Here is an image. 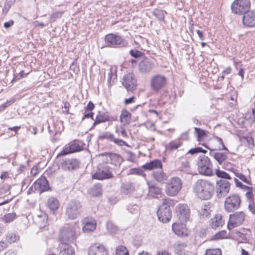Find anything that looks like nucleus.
<instances>
[{
    "label": "nucleus",
    "instance_id": "40",
    "mask_svg": "<svg viewBox=\"0 0 255 255\" xmlns=\"http://www.w3.org/2000/svg\"><path fill=\"white\" fill-rule=\"evenodd\" d=\"M194 130L197 140L199 141H200L202 139L207 135V131L200 128L195 127Z\"/></svg>",
    "mask_w": 255,
    "mask_h": 255
},
{
    "label": "nucleus",
    "instance_id": "52",
    "mask_svg": "<svg viewBox=\"0 0 255 255\" xmlns=\"http://www.w3.org/2000/svg\"><path fill=\"white\" fill-rule=\"evenodd\" d=\"M179 169L181 171L189 173L190 172V169L189 162L188 161L182 162Z\"/></svg>",
    "mask_w": 255,
    "mask_h": 255
},
{
    "label": "nucleus",
    "instance_id": "11",
    "mask_svg": "<svg viewBox=\"0 0 255 255\" xmlns=\"http://www.w3.org/2000/svg\"><path fill=\"white\" fill-rule=\"evenodd\" d=\"M245 214L243 212H237L231 214L228 224V229L229 230L240 226L244 221Z\"/></svg>",
    "mask_w": 255,
    "mask_h": 255
},
{
    "label": "nucleus",
    "instance_id": "62",
    "mask_svg": "<svg viewBox=\"0 0 255 255\" xmlns=\"http://www.w3.org/2000/svg\"><path fill=\"white\" fill-rule=\"evenodd\" d=\"M202 147H197L194 148H191L187 152V154H195L198 153H200V151H201Z\"/></svg>",
    "mask_w": 255,
    "mask_h": 255
},
{
    "label": "nucleus",
    "instance_id": "57",
    "mask_svg": "<svg viewBox=\"0 0 255 255\" xmlns=\"http://www.w3.org/2000/svg\"><path fill=\"white\" fill-rule=\"evenodd\" d=\"M226 233H227L225 231H222L219 232L213 237V238L214 240H219L223 239L225 238V236H226Z\"/></svg>",
    "mask_w": 255,
    "mask_h": 255
},
{
    "label": "nucleus",
    "instance_id": "47",
    "mask_svg": "<svg viewBox=\"0 0 255 255\" xmlns=\"http://www.w3.org/2000/svg\"><path fill=\"white\" fill-rule=\"evenodd\" d=\"M245 118L249 121L251 123L255 122V109L252 108V112H248L245 114Z\"/></svg>",
    "mask_w": 255,
    "mask_h": 255
},
{
    "label": "nucleus",
    "instance_id": "54",
    "mask_svg": "<svg viewBox=\"0 0 255 255\" xmlns=\"http://www.w3.org/2000/svg\"><path fill=\"white\" fill-rule=\"evenodd\" d=\"M27 74L28 73H25L23 71H21L18 74L14 76L11 80V82H16L21 78H24L27 76Z\"/></svg>",
    "mask_w": 255,
    "mask_h": 255
},
{
    "label": "nucleus",
    "instance_id": "48",
    "mask_svg": "<svg viewBox=\"0 0 255 255\" xmlns=\"http://www.w3.org/2000/svg\"><path fill=\"white\" fill-rule=\"evenodd\" d=\"M205 255H222V251L219 248L208 249L206 250Z\"/></svg>",
    "mask_w": 255,
    "mask_h": 255
},
{
    "label": "nucleus",
    "instance_id": "55",
    "mask_svg": "<svg viewBox=\"0 0 255 255\" xmlns=\"http://www.w3.org/2000/svg\"><path fill=\"white\" fill-rule=\"evenodd\" d=\"M186 246L184 244H179L175 247V252L178 255L183 254V250Z\"/></svg>",
    "mask_w": 255,
    "mask_h": 255
},
{
    "label": "nucleus",
    "instance_id": "17",
    "mask_svg": "<svg viewBox=\"0 0 255 255\" xmlns=\"http://www.w3.org/2000/svg\"><path fill=\"white\" fill-rule=\"evenodd\" d=\"M101 155L105 157L104 160L106 163H111L115 166H120L124 160L120 155L115 153L106 152Z\"/></svg>",
    "mask_w": 255,
    "mask_h": 255
},
{
    "label": "nucleus",
    "instance_id": "63",
    "mask_svg": "<svg viewBox=\"0 0 255 255\" xmlns=\"http://www.w3.org/2000/svg\"><path fill=\"white\" fill-rule=\"evenodd\" d=\"M249 209L253 214H255V206L254 200L249 201Z\"/></svg>",
    "mask_w": 255,
    "mask_h": 255
},
{
    "label": "nucleus",
    "instance_id": "43",
    "mask_svg": "<svg viewBox=\"0 0 255 255\" xmlns=\"http://www.w3.org/2000/svg\"><path fill=\"white\" fill-rule=\"evenodd\" d=\"M15 0H6L4 6L2 8V13L6 15L11 6L14 4Z\"/></svg>",
    "mask_w": 255,
    "mask_h": 255
},
{
    "label": "nucleus",
    "instance_id": "7",
    "mask_svg": "<svg viewBox=\"0 0 255 255\" xmlns=\"http://www.w3.org/2000/svg\"><path fill=\"white\" fill-rule=\"evenodd\" d=\"M232 12L236 14L244 15L251 8L250 0H235L231 6Z\"/></svg>",
    "mask_w": 255,
    "mask_h": 255
},
{
    "label": "nucleus",
    "instance_id": "32",
    "mask_svg": "<svg viewBox=\"0 0 255 255\" xmlns=\"http://www.w3.org/2000/svg\"><path fill=\"white\" fill-rule=\"evenodd\" d=\"M154 179L157 182L163 183L167 179L166 176L164 173L162 168H159L158 170L154 171L152 173Z\"/></svg>",
    "mask_w": 255,
    "mask_h": 255
},
{
    "label": "nucleus",
    "instance_id": "22",
    "mask_svg": "<svg viewBox=\"0 0 255 255\" xmlns=\"http://www.w3.org/2000/svg\"><path fill=\"white\" fill-rule=\"evenodd\" d=\"M108 250L101 244H94L91 246L88 250V255H108Z\"/></svg>",
    "mask_w": 255,
    "mask_h": 255
},
{
    "label": "nucleus",
    "instance_id": "12",
    "mask_svg": "<svg viewBox=\"0 0 255 255\" xmlns=\"http://www.w3.org/2000/svg\"><path fill=\"white\" fill-rule=\"evenodd\" d=\"M167 79L166 77L161 75H156L150 80V86L151 89L155 92H159L166 85Z\"/></svg>",
    "mask_w": 255,
    "mask_h": 255
},
{
    "label": "nucleus",
    "instance_id": "38",
    "mask_svg": "<svg viewBox=\"0 0 255 255\" xmlns=\"http://www.w3.org/2000/svg\"><path fill=\"white\" fill-rule=\"evenodd\" d=\"M148 188L149 193L154 197L158 198L161 195V189L155 185H149Z\"/></svg>",
    "mask_w": 255,
    "mask_h": 255
},
{
    "label": "nucleus",
    "instance_id": "2",
    "mask_svg": "<svg viewBox=\"0 0 255 255\" xmlns=\"http://www.w3.org/2000/svg\"><path fill=\"white\" fill-rule=\"evenodd\" d=\"M79 229L76 223L65 225L60 230L59 240L61 243H72L77 238V230Z\"/></svg>",
    "mask_w": 255,
    "mask_h": 255
},
{
    "label": "nucleus",
    "instance_id": "6",
    "mask_svg": "<svg viewBox=\"0 0 255 255\" xmlns=\"http://www.w3.org/2000/svg\"><path fill=\"white\" fill-rule=\"evenodd\" d=\"M198 170L200 174L206 176L213 175V165L210 159L204 155H200L197 161Z\"/></svg>",
    "mask_w": 255,
    "mask_h": 255
},
{
    "label": "nucleus",
    "instance_id": "51",
    "mask_svg": "<svg viewBox=\"0 0 255 255\" xmlns=\"http://www.w3.org/2000/svg\"><path fill=\"white\" fill-rule=\"evenodd\" d=\"M128 210L131 214H137L138 213V211L139 210V207L136 204H134L133 205H129L128 207Z\"/></svg>",
    "mask_w": 255,
    "mask_h": 255
},
{
    "label": "nucleus",
    "instance_id": "3",
    "mask_svg": "<svg viewBox=\"0 0 255 255\" xmlns=\"http://www.w3.org/2000/svg\"><path fill=\"white\" fill-rule=\"evenodd\" d=\"M173 206V201L169 198L162 199V204L157 211L158 220L162 223L168 222L172 217L171 206Z\"/></svg>",
    "mask_w": 255,
    "mask_h": 255
},
{
    "label": "nucleus",
    "instance_id": "53",
    "mask_svg": "<svg viewBox=\"0 0 255 255\" xmlns=\"http://www.w3.org/2000/svg\"><path fill=\"white\" fill-rule=\"evenodd\" d=\"M107 228L108 230L112 233H115L118 230L117 227L115 225H114L111 221L107 222Z\"/></svg>",
    "mask_w": 255,
    "mask_h": 255
},
{
    "label": "nucleus",
    "instance_id": "25",
    "mask_svg": "<svg viewBox=\"0 0 255 255\" xmlns=\"http://www.w3.org/2000/svg\"><path fill=\"white\" fill-rule=\"evenodd\" d=\"M153 67V64L148 58H145L138 64V69L142 73L150 72Z\"/></svg>",
    "mask_w": 255,
    "mask_h": 255
},
{
    "label": "nucleus",
    "instance_id": "42",
    "mask_svg": "<svg viewBox=\"0 0 255 255\" xmlns=\"http://www.w3.org/2000/svg\"><path fill=\"white\" fill-rule=\"evenodd\" d=\"M64 11H57L52 13L49 17V22L53 23L55 22L57 19L60 18L63 14Z\"/></svg>",
    "mask_w": 255,
    "mask_h": 255
},
{
    "label": "nucleus",
    "instance_id": "15",
    "mask_svg": "<svg viewBox=\"0 0 255 255\" xmlns=\"http://www.w3.org/2000/svg\"><path fill=\"white\" fill-rule=\"evenodd\" d=\"M230 183L224 179H220L216 183L217 196L221 198L226 196L230 191Z\"/></svg>",
    "mask_w": 255,
    "mask_h": 255
},
{
    "label": "nucleus",
    "instance_id": "10",
    "mask_svg": "<svg viewBox=\"0 0 255 255\" xmlns=\"http://www.w3.org/2000/svg\"><path fill=\"white\" fill-rule=\"evenodd\" d=\"M122 85L128 92H133L137 87V80L134 74L128 73L126 74L122 79Z\"/></svg>",
    "mask_w": 255,
    "mask_h": 255
},
{
    "label": "nucleus",
    "instance_id": "39",
    "mask_svg": "<svg viewBox=\"0 0 255 255\" xmlns=\"http://www.w3.org/2000/svg\"><path fill=\"white\" fill-rule=\"evenodd\" d=\"M167 13L166 11L158 8H155L152 11L153 15L160 21H164L165 14Z\"/></svg>",
    "mask_w": 255,
    "mask_h": 255
},
{
    "label": "nucleus",
    "instance_id": "46",
    "mask_svg": "<svg viewBox=\"0 0 255 255\" xmlns=\"http://www.w3.org/2000/svg\"><path fill=\"white\" fill-rule=\"evenodd\" d=\"M215 174L217 177H218L219 178H221L222 179H231V176H230V175L228 173H227L226 172H225L224 171H222V170H221L218 169H216Z\"/></svg>",
    "mask_w": 255,
    "mask_h": 255
},
{
    "label": "nucleus",
    "instance_id": "61",
    "mask_svg": "<svg viewBox=\"0 0 255 255\" xmlns=\"http://www.w3.org/2000/svg\"><path fill=\"white\" fill-rule=\"evenodd\" d=\"M142 170L139 168H134L130 169V174H131L142 175Z\"/></svg>",
    "mask_w": 255,
    "mask_h": 255
},
{
    "label": "nucleus",
    "instance_id": "33",
    "mask_svg": "<svg viewBox=\"0 0 255 255\" xmlns=\"http://www.w3.org/2000/svg\"><path fill=\"white\" fill-rule=\"evenodd\" d=\"M131 121V114L126 109H123L120 115V121L125 125H128Z\"/></svg>",
    "mask_w": 255,
    "mask_h": 255
},
{
    "label": "nucleus",
    "instance_id": "14",
    "mask_svg": "<svg viewBox=\"0 0 255 255\" xmlns=\"http://www.w3.org/2000/svg\"><path fill=\"white\" fill-rule=\"evenodd\" d=\"M177 216L181 223L186 222L190 216V209L186 204H180L176 207Z\"/></svg>",
    "mask_w": 255,
    "mask_h": 255
},
{
    "label": "nucleus",
    "instance_id": "5",
    "mask_svg": "<svg viewBox=\"0 0 255 255\" xmlns=\"http://www.w3.org/2000/svg\"><path fill=\"white\" fill-rule=\"evenodd\" d=\"M105 43L106 46L111 48H123L128 45V42L125 38L114 33L107 34L105 37Z\"/></svg>",
    "mask_w": 255,
    "mask_h": 255
},
{
    "label": "nucleus",
    "instance_id": "13",
    "mask_svg": "<svg viewBox=\"0 0 255 255\" xmlns=\"http://www.w3.org/2000/svg\"><path fill=\"white\" fill-rule=\"evenodd\" d=\"M111 168L107 165H103L99 168L98 171L92 175L93 179L104 180L113 177Z\"/></svg>",
    "mask_w": 255,
    "mask_h": 255
},
{
    "label": "nucleus",
    "instance_id": "35",
    "mask_svg": "<svg viewBox=\"0 0 255 255\" xmlns=\"http://www.w3.org/2000/svg\"><path fill=\"white\" fill-rule=\"evenodd\" d=\"M211 206L209 204H205L201 207V208L198 210V212L203 218L208 217L210 214Z\"/></svg>",
    "mask_w": 255,
    "mask_h": 255
},
{
    "label": "nucleus",
    "instance_id": "64",
    "mask_svg": "<svg viewBox=\"0 0 255 255\" xmlns=\"http://www.w3.org/2000/svg\"><path fill=\"white\" fill-rule=\"evenodd\" d=\"M172 230L173 232L177 235H180V231L179 229V225L177 224H173L172 225Z\"/></svg>",
    "mask_w": 255,
    "mask_h": 255
},
{
    "label": "nucleus",
    "instance_id": "34",
    "mask_svg": "<svg viewBox=\"0 0 255 255\" xmlns=\"http://www.w3.org/2000/svg\"><path fill=\"white\" fill-rule=\"evenodd\" d=\"M89 194L92 197H99L102 194V188L101 184L94 185L89 190Z\"/></svg>",
    "mask_w": 255,
    "mask_h": 255
},
{
    "label": "nucleus",
    "instance_id": "26",
    "mask_svg": "<svg viewBox=\"0 0 255 255\" xmlns=\"http://www.w3.org/2000/svg\"><path fill=\"white\" fill-rule=\"evenodd\" d=\"M116 119L114 117L110 116L109 114L107 113H99L97 116L96 118L94 121V122L93 124V126L95 127L96 125L100 124L102 123H105L106 122H112L116 121Z\"/></svg>",
    "mask_w": 255,
    "mask_h": 255
},
{
    "label": "nucleus",
    "instance_id": "21",
    "mask_svg": "<svg viewBox=\"0 0 255 255\" xmlns=\"http://www.w3.org/2000/svg\"><path fill=\"white\" fill-rule=\"evenodd\" d=\"M98 138L100 140L106 139L109 141L114 142L115 144L119 146H128V143L126 141L123 139L116 138L114 135L109 131L104 132L99 136Z\"/></svg>",
    "mask_w": 255,
    "mask_h": 255
},
{
    "label": "nucleus",
    "instance_id": "45",
    "mask_svg": "<svg viewBox=\"0 0 255 255\" xmlns=\"http://www.w3.org/2000/svg\"><path fill=\"white\" fill-rule=\"evenodd\" d=\"M182 143L179 141L173 140L170 141L168 145L167 148L171 151L176 150L180 147Z\"/></svg>",
    "mask_w": 255,
    "mask_h": 255
},
{
    "label": "nucleus",
    "instance_id": "36",
    "mask_svg": "<svg viewBox=\"0 0 255 255\" xmlns=\"http://www.w3.org/2000/svg\"><path fill=\"white\" fill-rule=\"evenodd\" d=\"M59 202L54 197L50 198L47 201V206L52 211H55L59 208Z\"/></svg>",
    "mask_w": 255,
    "mask_h": 255
},
{
    "label": "nucleus",
    "instance_id": "9",
    "mask_svg": "<svg viewBox=\"0 0 255 255\" xmlns=\"http://www.w3.org/2000/svg\"><path fill=\"white\" fill-rule=\"evenodd\" d=\"M182 187L181 180L178 177L171 178L166 183L165 192L170 196L176 195Z\"/></svg>",
    "mask_w": 255,
    "mask_h": 255
},
{
    "label": "nucleus",
    "instance_id": "18",
    "mask_svg": "<svg viewBox=\"0 0 255 255\" xmlns=\"http://www.w3.org/2000/svg\"><path fill=\"white\" fill-rule=\"evenodd\" d=\"M211 144L212 146L211 147H209L205 143L202 144V145L206 148L211 151L221 150H228V148L225 146L222 138L217 136H215L213 137L211 140Z\"/></svg>",
    "mask_w": 255,
    "mask_h": 255
},
{
    "label": "nucleus",
    "instance_id": "49",
    "mask_svg": "<svg viewBox=\"0 0 255 255\" xmlns=\"http://www.w3.org/2000/svg\"><path fill=\"white\" fill-rule=\"evenodd\" d=\"M18 239L19 236L12 233L7 234L6 237V242L9 244L14 243Z\"/></svg>",
    "mask_w": 255,
    "mask_h": 255
},
{
    "label": "nucleus",
    "instance_id": "30",
    "mask_svg": "<svg viewBox=\"0 0 255 255\" xmlns=\"http://www.w3.org/2000/svg\"><path fill=\"white\" fill-rule=\"evenodd\" d=\"M135 188L130 182H127L123 183L121 187V191L123 194L128 195L131 194L134 191Z\"/></svg>",
    "mask_w": 255,
    "mask_h": 255
},
{
    "label": "nucleus",
    "instance_id": "24",
    "mask_svg": "<svg viewBox=\"0 0 255 255\" xmlns=\"http://www.w3.org/2000/svg\"><path fill=\"white\" fill-rule=\"evenodd\" d=\"M48 216L43 212L33 217L34 223L40 229L44 228L47 224Z\"/></svg>",
    "mask_w": 255,
    "mask_h": 255
},
{
    "label": "nucleus",
    "instance_id": "41",
    "mask_svg": "<svg viewBox=\"0 0 255 255\" xmlns=\"http://www.w3.org/2000/svg\"><path fill=\"white\" fill-rule=\"evenodd\" d=\"M117 80V70L111 68L108 75V81L110 84L114 83Z\"/></svg>",
    "mask_w": 255,
    "mask_h": 255
},
{
    "label": "nucleus",
    "instance_id": "4",
    "mask_svg": "<svg viewBox=\"0 0 255 255\" xmlns=\"http://www.w3.org/2000/svg\"><path fill=\"white\" fill-rule=\"evenodd\" d=\"M83 212V206L78 200H72L69 201L66 207L65 214L67 218L75 220L78 218Z\"/></svg>",
    "mask_w": 255,
    "mask_h": 255
},
{
    "label": "nucleus",
    "instance_id": "58",
    "mask_svg": "<svg viewBox=\"0 0 255 255\" xmlns=\"http://www.w3.org/2000/svg\"><path fill=\"white\" fill-rule=\"evenodd\" d=\"M236 176L238 177L240 180H241L244 182L246 183L248 185H251V181L248 180L247 177L242 173H237L236 174Z\"/></svg>",
    "mask_w": 255,
    "mask_h": 255
},
{
    "label": "nucleus",
    "instance_id": "50",
    "mask_svg": "<svg viewBox=\"0 0 255 255\" xmlns=\"http://www.w3.org/2000/svg\"><path fill=\"white\" fill-rule=\"evenodd\" d=\"M16 217V215L15 213H8L5 215L2 220L5 223H10L14 220Z\"/></svg>",
    "mask_w": 255,
    "mask_h": 255
},
{
    "label": "nucleus",
    "instance_id": "23",
    "mask_svg": "<svg viewBox=\"0 0 255 255\" xmlns=\"http://www.w3.org/2000/svg\"><path fill=\"white\" fill-rule=\"evenodd\" d=\"M243 24L246 27H252L255 26V11L249 10L242 17Z\"/></svg>",
    "mask_w": 255,
    "mask_h": 255
},
{
    "label": "nucleus",
    "instance_id": "31",
    "mask_svg": "<svg viewBox=\"0 0 255 255\" xmlns=\"http://www.w3.org/2000/svg\"><path fill=\"white\" fill-rule=\"evenodd\" d=\"M224 224V221L220 215H217L211 220V226L213 229H216L220 227H222Z\"/></svg>",
    "mask_w": 255,
    "mask_h": 255
},
{
    "label": "nucleus",
    "instance_id": "19",
    "mask_svg": "<svg viewBox=\"0 0 255 255\" xmlns=\"http://www.w3.org/2000/svg\"><path fill=\"white\" fill-rule=\"evenodd\" d=\"M83 147L75 142H71L66 144L57 155V157L64 156L72 153L79 152L83 150Z\"/></svg>",
    "mask_w": 255,
    "mask_h": 255
},
{
    "label": "nucleus",
    "instance_id": "8",
    "mask_svg": "<svg viewBox=\"0 0 255 255\" xmlns=\"http://www.w3.org/2000/svg\"><path fill=\"white\" fill-rule=\"evenodd\" d=\"M241 199L237 194H233L227 197L224 201V208L228 212H233L241 206Z\"/></svg>",
    "mask_w": 255,
    "mask_h": 255
},
{
    "label": "nucleus",
    "instance_id": "37",
    "mask_svg": "<svg viewBox=\"0 0 255 255\" xmlns=\"http://www.w3.org/2000/svg\"><path fill=\"white\" fill-rule=\"evenodd\" d=\"M213 156L215 159L216 160L219 164L221 165L226 160L228 157L226 153L221 152H217L214 153Z\"/></svg>",
    "mask_w": 255,
    "mask_h": 255
},
{
    "label": "nucleus",
    "instance_id": "56",
    "mask_svg": "<svg viewBox=\"0 0 255 255\" xmlns=\"http://www.w3.org/2000/svg\"><path fill=\"white\" fill-rule=\"evenodd\" d=\"M129 53L132 57L135 58L140 57L143 55V53L141 51L133 49L130 50Z\"/></svg>",
    "mask_w": 255,
    "mask_h": 255
},
{
    "label": "nucleus",
    "instance_id": "60",
    "mask_svg": "<svg viewBox=\"0 0 255 255\" xmlns=\"http://www.w3.org/2000/svg\"><path fill=\"white\" fill-rule=\"evenodd\" d=\"M77 62V59H75L71 63L70 67V70L73 71L74 73H77L79 70Z\"/></svg>",
    "mask_w": 255,
    "mask_h": 255
},
{
    "label": "nucleus",
    "instance_id": "1",
    "mask_svg": "<svg viewBox=\"0 0 255 255\" xmlns=\"http://www.w3.org/2000/svg\"><path fill=\"white\" fill-rule=\"evenodd\" d=\"M194 189L198 197L203 200L210 199L215 190L213 184L204 180H198L195 184Z\"/></svg>",
    "mask_w": 255,
    "mask_h": 255
},
{
    "label": "nucleus",
    "instance_id": "20",
    "mask_svg": "<svg viewBox=\"0 0 255 255\" xmlns=\"http://www.w3.org/2000/svg\"><path fill=\"white\" fill-rule=\"evenodd\" d=\"M33 185L35 190L39 193L47 191L50 189L48 180L45 176H43L38 178Z\"/></svg>",
    "mask_w": 255,
    "mask_h": 255
},
{
    "label": "nucleus",
    "instance_id": "28",
    "mask_svg": "<svg viewBox=\"0 0 255 255\" xmlns=\"http://www.w3.org/2000/svg\"><path fill=\"white\" fill-rule=\"evenodd\" d=\"M162 166L161 161L158 159H155L143 165L142 167L145 170H151L154 169L161 168Z\"/></svg>",
    "mask_w": 255,
    "mask_h": 255
},
{
    "label": "nucleus",
    "instance_id": "29",
    "mask_svg": "<svg viewBox=\"0 0 255 255\" xmlns=\"http://www.w3.org/2000/svg\"><path fill=\"white\" fill-rule=\"evenodd\" d=\"M60 248V254L61 255H74L75 251L73 247L69 243H61Z\"/></svg>",
    "mask_w": 255,
    "mask_h": 255
},
{
    "label": "nucleus",
    "instance_id": "44",
    "mask_svg": "<svg viewBox=\"0 0 255 255\" xmlns=\"http://www.w3.org/2000/svg\"><path fill=\"white\" fill-rule=\"evenodd\" d=\"M116 255H129V252L126 247L121 245L116 248Z\"/></svg>",
    "mask_w": 255,
    "mask_h": 255
},
{
    "label": "nucleus",
    "instance_id": "27",
    "mask_svg": "<svg viewBox=\"0 0 255 255\" xmlns=\"http://www.w3.org/2000/svg\"><path fill=\"white\" fill-rule=\"evenodd\" d=\"M84 226L83 231L84 233H90L93 232L96 227V221L92 219H85L83 221Z\"/></svg>",
    "mask_w": 255,
    "mask_h": 255
},
{
    "label": "nucleus",
    "instance_id": "59",
    "mask_svg": "<svg viewBox=\"0 0 255 255\" xmlns=\"http://www.w3.org/2000/svg\"><path fill=\"white\" fill-rule=\"evenodd\" d=\"M94 113L92 111L85 110L84 113V115L82 118V121H83L85 119L91 118L94 120L93 116Z\"/></svg>",
    "mask_w": 255,
    "mask_h": 255
},
{
    "label": "nucleus",
    "instance_id": "16",
    "mask_svg": "<svg viewBox=\"0 0 255 255\" xmlns=\"http://www.w3.org/2000/svg\"><path fill=\"white\" fill-rule=\"evenodd\" d=\"M80 164V161L76 158H67L61 163V168L66 171H72L77 170Z\"/></svg>",
    "mask_w": 255,
    "mask_h": 255
}]
</instances>
